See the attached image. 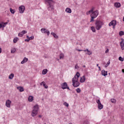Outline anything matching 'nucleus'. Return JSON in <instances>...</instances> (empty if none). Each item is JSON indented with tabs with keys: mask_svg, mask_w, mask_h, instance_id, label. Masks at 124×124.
Returning a JSON list of instances; mask_svg holds the SVG:
<instances>
[{
	"mask_svg": "<svg viewBox=\"0 0 124 124\" xmlns=\"http://www.w3.org/2000/svg\"><path fill=\"white\" fill-rule=\"evenodd\" d=\"M47 4V8L48 11H53L54 10V1L52 0H45Z\"/></svg>",
	"mask_w": 124,
	"mask_h": 124,
	"instance_id": "1",
	"label": "nucleus"
},
{
	"mask_svg": "<svg viewBox=\"0 0 124 124\" xmlns=\"http://www.w3.org/2000/svg\"><path fill=\"white\" fill-rule=\"evenodd\" d=\"M98 10H96L95 11H93L92 13V15H91V19L90 20V22H93V21H94V19H95V18H96V17H97V16H98Z\"/></svg>",
	"mask_w": 124,
	"mask_h": 124,
	"instance_id": "2",
	"label": "nucleus"
},
{
	"mask_svg": "<svg viewBox=\"0 0 124 124\" xmlns=\"http://www.w3.org/2000/svg\"><path fill=\"white\" fill-rule=\"evenodd\" d=\"M95 25L97 31H99V30L102 28V25H103V23L101 21L97 20L95 23Z\"/></svg>",
	"mask_w": 124,
	"mask_h": 124,
	"instance_id": "3",
	"label": "nucleus"
},
{
	"mask_svg": "<svg viewBox=\"0 0 124 124\" xmlns=\"http://www.w3.org/2000/svg\"><path fill=\"white\" fill-rule=\"evenodd\" d=\"M38 111V105H35L34 106V109L32 111L31 116L32 117H35L36 115H37V112Z\"/></svg>",
	"mask_w": 124,
	"mask_h": 124,
	"instance_id": "4",
	"label": "nucleus"
},
{
	"mask_svg": "<svg viewBox=\"0 0 124 124\" xmlns=\"http://www.w3.org/2000/svg\"><path fill=\"white\" fill-rule=\"evenodd\" d=\"M79 78L76 77V76H75L74 78H73L72 82L74 83V85L75 86V82L77 83V86H80V83L78 82V78Z\"/></svg>",
	"mask_w": 124,
	"mask_h": 124,
	"instance_id": "5",
	"label": "nucleus"
},
{
	"mask_svg": "<svg viewBox=\"0 0 124 124\" xmlns=\"http://www.w3.org/2000/svg\"><path fill=\"white\" fill-rule=\"evenodd\" d=\"M61 86L62 90H65V89H67L69 91H70V89H69V87L67 85V83L64 82L61 85Z\"/></svg>",
	"mask_w": 124,
	"mask_h": 124,
	"instance_id": "6",
	"label": "nucleus"
},
{
	"mask_svg": "<svg viewBox=\"0 0 124 124\" xmlns=\"http://www.w3.org/2000/svg\"><path fill=\"white\" fill-rule=\"evenodd\" d=\"M41 31L42 33H46L47 35H50V31L47 30L46 28H42L41 29Z\"/></svg>",
	"mask_w": 124,
	"mask_h": 124,
	"instance_id": "7",
	"label": "nucleus"
},
{
	"mask_svg": "<svg viewBox=\"0 0 124 124\" xmlns=\"http://www.w3.org/2000/svg\"><path fill=\"white\" fill-rule=\"evenodd\" d=\"M96 103L98 104V108L99 110H101L103 108V105L101 104L99 99L96 100Z\"/></svg>",
	"mask_w": 124,
	"mask_h": 124,
	"instance_id": "8",
	"label": "nucleus"
},
{
	"mask_svg": "<svg viewBox=\"0 0 124 124\" xmlns=\"http://www.w3.org/2000/svg\"><path fill=\"white\" fill-rule=\"evenodd\" d=\"M19 11L20 14H23V13H24V11H25V7L24 6H20L19 7Z\"/></svg>",
	"mask_w": 124,
	"mask_h": 124,
	"instance_id": "9",
	"label": "nucleus"
},
{
	"mask_svg": "<svg viewBox=\"0 0 124 124\" xmlns=\"http://www.w3.org/2000/svg\"><path fill=\"white\" fill-rule=\"evenodd\" d=\"M117 25V23L116 22V20L111 21L108 24L109 27H111V26H113V28H115V26Z\"/></svg>",
	"mask_w": 124,
	"mask_h": 124,
	"instance_id": "10",
	"label": "nucleus"
},
{
	"mask_svg": "<svg viewBox=\"0 0 124 124\" xmlns=\"http://www.w3.org/2000/svg\"><path fill=\"white\" fill-rule=\"evenodd\" d=\"M124 39L122 38L121 42H120V46L122 50H124Z\"/></svg>",
	"mask_w": 124,
	"mask_h": 124,
	"instance_id": "11",
	"label": "nucleus"
},
{
	"mask_svg": "<svg viewBox=\"0 0 124 124\" xmlns=\"http://www.w3.org/2000/svg\"><path fill=\"white\" fill-rule=\"evenodd\" d=\"M11 105V101L10 100H7L6 101V106L8 108H10V105Z\"/></svg>",
	"mask_w": 124,
	"mask_h": 124,
	"instance_id": "12",
	"label": "nucleus"
},
{
	"mask_svg": "<svg viewBox=\"0 0 124 124\" xmlns=\"http://www.w3.org/2000/svg\"><path fill=\"white\" fill-rule=\"evenodd\" d=\"M86 81V77L85 76H82L80 78V83H84Z\"/></svg>",
	"mask_w": 124,
	"mask_h": 124,
	"instance_id": "13",
	"label": "nucleus"
},
{
	"mask_svg": "<svg viewBox=\"0 0 124 124\" xmlns=\"http://www.w3.org/2000/svg\"><path fill=\"white\" fill-rule=\"evenodd\" d=\"M28 61H29V59L28 58L25 57L24 58V59L23 60V61H21V63L22 64H24V63H25V62H28Z\"/></svg>",
	"mask_w": 124,
	"mask_h": 124,
	"instance_id": "14",
	"label": "nucleus"
},
{
	"mask_svg": "<svg viewBox=\"0 0 124 124\" xmlns=\"http://www.w3.org/2000/svg\"><path fill=\"white\" fill-rule=\"evenodd\" d=\"M65 12H66V13H71V12H72V11L71 10V9L69 8H66L65 9Z\"/></svg>",
	"mask_w": 124,
	"mask_h": 124,
	"instance_id": "15",
	"label": "nucleus"
},
{
	"mask_svg": "<svg viewBox=\"0 0 124 124\" xmlns=\"http://www.w3.org/2000/svg\"><path fill=\"white\" fill-rule=\"evenodd\" d=\"M102 75L103 76H107V71H105V70H103L102 71Z\"/></svg>",
	"mask_w": 124,
	"mask_h": 124,
	"instance_id": "16",
	"label": "nucleus"
},
{
	"mask_svg": "<svg viewBox=\"0 0 124 124\" xmlns=\"http://www.w3.org/2000/svg\"><path fill=\"white\" fill-rule=\"evenodd\" d=\"M114 6L116 8H119V7H121V3H115Z\"/></svg>",
	"mask_w": 124,
	"mask_h": 124,
	"instance_id": "17",
	"label": "nucleus"
},
{
	"mask_svg": "<svg viewBox=\"0 0 124 124\" xmlns=\"http://www.w3.org/2000/svg\"><path fill=\"white\" fill-rule=\"evenodd\" d=\"M28 100L30 101V102H32V100H33V97L32 96H30L28 98Z\"/></svg>",
	"mask_w": 124,
	"mask_h": 124,
	"instance_id": "18",
	"label": "nucleus"
},
{
	"mask_svg": "<svg viewBox=\"0 0 124 124\" xmlns=\"http://www.w3.org/2000/svg\"><path fill=\"white\" fill-rule=\"evenodd\" d=\"M51 34L55 37V38H59V36L57 35V34L55 33L54 32H51Z\"/></svg>",
	"mask_w": 124,
	"mask_h": 124,
	"instance_id": "19",
	"label": "nucleus"
},
{
	"mask_svg": "<svg viewBox=\"0 0 124 124\" xmlns=\"http://www.w3.org/2000/svg\"><path fill=\"white\" fill-rule=\"evenodd\" d=\"M47 72H48V70H47V69H44L42 71V74L43 75H45V74H46Z\"/></svg>",
	"mask_w": 124,
	"mask_h": 124,
	"instance_id": "20",
	"label": "nucleus"
},
{
	"mask_svg": "<svg viewBox=\"0 0 124 124\" xmlns=\"http://www.w3.org/2000/svg\"><path fill=\"white\" fill-rule=\"evenodd\" d=\"M17 90L19 91V92H24V88L22 87H17Z\"/></svg>",
	"mask_w": 124,
	"mask_h": 124,
	"instance_id": "21",
	"label": "nucleus"
},
{
	"mask_svg": "<svg viewBox=\"0 0 124 124\" xmlns=\"http://www.w3.org/2000/svg\"><path fill=\"white\" fill-rule=\"evenodd\" d=\"M63 58H64V54H63V53H61L60 55V60L63 59Z\"/></svg>",
	"mask_w": 124,
	"mask_h": 124,
	"instance_id": "22",
	"label": "nucleus"
},
{
	"mask_svg": "<svg viewBox=\"0 0 124 124\" xmlns=\"http://www.w3.org/2000/svg\"><path fill=\"white\" fill-rule=\"evenodd\" d=\"M14 77V74H11L9 76V78H10L11 80H12Z\"/></svg>",
	"mask_w": 124,
	"mask_h": 124,
	"instance_id": "23",
	"label": "nucleus"
},
{
	"mask_svg": "<svg viewBox=\"0 0 124 124\" xmlns=\"http://www.w3.org/2000/svg\"><path fill=\"white\" fill-rule=\"evenodd\" d=\"M91 31H92L93 32H95V31H96L95 28L93 26L91 27Z\"/></svg>",
	"mask_w": 124,
	"mask_h": 124,
	"instance_id": "24",
	"label": "nucleus"
},
{
	"mask_svg": "<svg viewBox=\"0 0 124 124\" xmlns=\"http://www.w3.org/2000/svg\"><path fill=\"white\" fill-rule=\"evenodd\" d=\"M15 52H16V48H15L12 49L11 50V52L12 53V54H14Z\"/></svg>",
	"mask_w": 124,
	"mask_h": 124,
	"instance_id": "25",
	"label": "nucleus"
},
{
	"mask_svg": "<svg viewBox=\"0 0 124 124\" xmlns=\"http://www.w3.org/2000/svg\"><path fill=\"white\" fill-rule=\"evenodd\" d=\"M18 39H18V38H17V37L15 38L14 39V40H13L14 43H17V42L18 41Z\"/></svg>",
	"mask_w": 124,
	"mask_h": 124,
	"instance_id": "26",
	"label": "nucleus"
},
{
	"mask_svg": "<svg viewBox=\"0 0 124 124\" xmlns=\"http://www.w3.org/2000/svg\"><path fill=\"white\" fill-rule=\"evenodd\" d=\"M10 12L12 13V14H14L15 13V10L12 9L11 8L10 9Z\"/></svg>",
	"mask_w": 124,
	"mask_h": 124,
	"instance_id": "27",
	"label": "nucleus"
},
{
	"mask_svg": "<svg viewBox=\"0 0 124 124\" xmlns=\"http://www.w3.org/2000/svg\"><path fill=\"white\" fill-rule=\"evenodd\" d=\"M93 10H90L89 11H88V12H86V15H89V14H90L91 13H93Z\"/></svg>",
	"mask_w": 124,
	"mask_h": 124,
	"instance_id": "28",
	"label": "nucleus"
},
{
	"mask_svg": "<svg viewBox=\"0 0 124 124\" xmlns=\"http://www.w3.org/2000/svg\"><path fill=\"white\" fill-rule=\"evenodd\" d=\"M119 35H120V36H122V35H124V31H120L119 32Z\"/></svg>",
	"mask_w": 124,
	"mask_h": 124,
	"instance_id": "29",
	"label": "nucleus"
},
{
	"mask_svg": "<svg viewBox=\"0 0 124 124\" xmlns=\"http://www.w3.org/2000/svg\"><path fill=\"white\" fill-rule=\"evenodd\" d=\"M76 77L79 78L80 77V73L79 72H77V74L75 75Z\"/></svg>",
	"mask_w": 124,
	"mask_h": 124,
	"instance_id": "30",
	"label": "nucleus"
},
{
	"mask_svg": "<svg viewBox=\"0 0 124 124\" xmlns=\"http://www.w3.org/2000/svg\"><path fill=\"white\" fill-rule=\"evenodd\" d=\"M76 92L78 93H81V89H80V88H78L76 89Z\"/></svg>",
	"mask_w": 124,
	"mask_h": 124,
	"instance_id": "31",
	"label": "nucleus"
},
{
	"mask_svg": "<svg viewBox=\"0 0 124 124\" xmlns=\"http://www.w3.org/2000/svg\"><path fill=\"white\" fill-rule=\"evenodd\" d=\"M73 86L75 88H77V87H79V86H77V82H75V85H74V82H73Z\"/></svg>",
	"mask_w": 124,
	"mask_h": 124,
	"instance_id": "32",
	"label": "nucleus"
},
{
	"mask_svg": "<svg viewBox=\"0 0 124 124\" xmlns=\"http://www.w3.org/2000/svg\"><path fill=\"white\" fill-rule=\"evenodd\" d=\"M110 101L112 102V103H116V100L115 99H111Z\"/></svg>",
	"mask_w": 124,
	"mask_h": 124,
	"instance_id": "33",
	"label": "nucleus"
},
{
	"mask_svg": "<svg viewBox=\"0 0 124 124\" xmlns=\"http://www.w3.org/2000/svg\"><path fill=\"white\" fill-rule=\"evenodd\" d=\"M63 105H64L65 106H66V107H68V106H69V105L68 104V103H67V102H64L63 103Z\"/></svg>",
	"mask_w": 124,
	"mask_h": 124,
	"instance_id": "34",
	"label": "nucleus"
},
{
	"mask_svg": "<svg viewBox=\"0 0 124 124\" xmlns=\"http://www.w3.org/2000/svg\"><path fill=\"white\" fill-rule=\"evenodd\" d=\"M119 60L120 61V62H124V58H122V57H119Z\"/></svg>",
	"mask_w": 124,
	"mask_h": 124,
	"instance_id": "35",
	"label": "nucleus"
},
{
	"mask_svg": "<svg viewBox=\"0 0 124 124\" xmlns=\"http://www.w3.org/2000/svg\"><path fill=\"white\" fill-rule=\"evenodd\" d=\"M109 64H110V60L108 62L107 64L105 66V67H108V66H109Z\"/></svg>",
	"mask_w": 124,
	"mask_h": 124,
	"instance_id": "36",
	"label": "nucleus"
},
{
	"mask_svg": "<svg viewBox=\"0 0 124 124\" xmlns=\"http://www.w3.org/2000/svg\"><path fill=\"white\" fill-rule=\"evenodd\" d=\"M21 32L22 33V34H25L26 33H27V32H28V31H26L23 30L21 31Z\"/></svg>",
	"mask_w": 124,
	"mask_h": 124,
	"instance_id": "37",
	"label": "nucleus"
},
{
	"mask_svg": "<svg viewBox=\"0 0 124 124\" xmlns=\"http://www.w3.org/2000/svg\"><path fill=\"white\" fill-rule=\"evenodd\" d=\"M84 124H90V122H89V121H88V120H85V121L84 122Z\"/></svg>",
	"mask_w": 124,
	"mask_h": 124,
	"instance_id": "38",
	"label": "nucleus"
},
{
	"mask_svg": "<svg viewBox=\"0 0 124 124\" xmlns=\"http://www.w3.org/2000/svg\"><path fill=\"white\" fill-rule=\"evenodd\" d=\"M43 86H44V87L45 88V89H48V86H47V85H46V83H45Z\"/></svg>",
	"mask_w": 124,
	"mask_h": 124,
	"instance_id": "39",
	"label": "nucleus"
},
{
	"mask_svg": "<svg viewBox=\"0 0 124 124\" xmlns=\"http://www.w3.org/2000/svg\"><path fill=\"white\" fill-rule=\"evenodd\" d=\"M75 69H79V67L78 66V64H77L75 66Z\"/></svg>",
	"mask_w": 124,
	"mask_h": 124,
	"instance_id": "40",
	"label": "nucleus"
},
{
	"mask_svg": "<svg viewBox=\"0 0 124 124\" xmlns=\"http://www.w3.org/2000/svg\"><path fill=\"white\" fill-rule=\"evenodd\" d=\"M24 35L21 32L20 33H18V36H20V37H22Z\"/></svg>",
	"mask_w": 124,
	"mask_h": 124,
	"instance_id": "41",
	"label": "nucleus"
},
{
	"mask_svg": "<svg viewBox=\"0 0 124 124\" xmlns=\"http://www.w3.org/2000/svg\"><path fill=\"white\" fill-rule=\"evenodd\" d=\"M34 39V37L33 36H31L29 38L30 40H32V39Z\"/></svg>",
	"mask_w": 124,
	"mask_h": 124,
	"instance_id": "42",
	"label": "nucleus"
},
{
	"mask_svg": "<svg viewBox=\"0 0 124 124\" xmlns=\"http://www.w3.org/2000/svg\"><path fill=\"white\" fill-rule=\"evenodd\" d=\"M87 55H92V53L91 52V51H87Z\"/></svg>",
	"mask_w": 124,
	"mask_h": 124,
	"instance_id": "43",
	"label": "nucleus"
},
{
	"mask_svg": "<svg viewBox=\"0 0 124 124\" xmlns=\"http://www.w3.org/2000/svg\"><path fill=\"white\" fill-rule=\"evenodd\" d=\"M45 84V82L43 81V82H42L40 83V85H41V86H44Z\"/></svg>",
	"mask_w": 124,
	"mask_h": 124,
	"instance_id": "44",
	"label": "nucleus"
},
{
	"mask_svg": "<svg viewBox=\"0 0 124 124\" xmlns=\"http://www.w3.org/2000/svg\"><path fill=\"white\" fill-rule=\"evenodd\" d=\"M30 40V39H26L25 40V41L26 42H29Z\"/></svg>",
	"mask_w": 124,
	"mask_h": 124,
	"instance_id": "45",
	"label": "nucleus"
},
{
	"mask_svg": "<svg viewBox=\"0 0 124 124\" xmlns=\"http://www.w3.org/2000/svg\"><path fill=\"white\" fill-rule=\"evenodd\" d=\"M1 28H2V24L0 23V29H1Z\"/></svg>",
	"mask_w": 124,
	"mask_h": 124,
	"instance_id": "46",
	"label": "nucleus"
},
{
	"mask_svg": "<svg viewBox=\"0 0 124 124\" xmlns=\"http://www.w3.org/2000/svg\"><path fill=\"white\" fill-rule=\"evenodd\" d=\"M2 24H4V25L5 26V25H7L8 23L7 22H5V23L2 22Z\"/></svg>",
	"mask_w": 124,
	"mask_h": 124,
	"instance_id": "47",
	"label": "nucleus"
},
{
	"mask_svg": "<svg viewBox=\"0 0 124 124\" xmlns=\"http://www.w3.org/2000/svg\"><path fill=\"white\" fill-rule=\"evenodd\" d=\"M5 24H2V28H5Z\"/></svg>",
	"mask_w": 124,
	"mask_h": 124,
	"instance_id": "48",
	"label": "nucleus"
},
{
	"mask_svg": "<svg viewBox=\"0 0 124 124\" xmlns=\"http://www.w3.org/2000/svg\"><path fill=\"white\" fill-rule=\"evenodd\" d=\"M109 52V49L106 50L105 53H108Z\"/></svg>",
	"mask_w": 124,
	"mask_h": 124,
	"instance_id": "49",
	"label": "nucleus"
},
{
	"mask_svg": "<svg viewBox=\"0 0 124 124\" xmlns=\"http://www.w3.org/2000/svg\"><path fill=\"white\" fill-rule=\"evenodd\" d=\"M77 50L79 52H81L83 51V50H81V49H78Z\"/></svg>",
	"mask_w": 124,
	"mask_h": 124,
	"instance_id": "50",
	"label": "nucleus"
},
{
	"mask_svg": "<svg viewBox=\"0 0 124 124\" xmlns=\"http://www.w3.org/2000/svg\"><path fill=\"white\" fill-rule=\"evenodd\" d=\"M91 10H92V11L93 12V10H94V8H92V9H91Z\"/></svg>",
	"mask_w": 124,
	"mask_h": 124,
	"instance_id": "51",
	"label": "nucleus"
},
{
	"mask_svg": "<svg viewBox=\"0 0 124 124\" xmlns=\"http://www.w3.org/2000/svg\"><path fill=\"white\" fill-rule=\"evenodd\" d=\"M26 37L27 39H30V37H29V35L26 36Z\"/></svg>",
	"mask_w": 124,
	"mask_h": 124,
	"instance_id": "52",
	"label": "nucleus"
},
{
	"mask_svg": "<svg viewBox=\"0 0 124 124\" xmlns=\"http://www.w3.org/2000/svg\"><path fill=\"white\" fill-rule=\"evenodd\" d=\"M99 70H101V68H100V66H98Z\"/></svg>",
	"mask_w": 124,
	"mask_h": 124,
	"instance_id": "53",
	"label": "nucleus"
},
{
	"mask_svg": "<svg viewBox=\"0 0 124 124\" xmlns=\"http://www.w3.org/2000/svg\"><path fill=\"white\" fill-rule=\"evenodd\" d=\"M1 51H2V50L1 48L0 47V53H1Z\"/></svg>",
	"mask_w": 124,
	"mask_h": 124,
	"instance_id": "54",
	"label": "nucleus"
},
{
	"mask_svg": "<svg viewBox=\"0 0 124 124\" xmlns=\"http://www.w3.org/2000/svg\"><path fill=\"white\" fill-rule=\"evenodd\" d=\"M83 51L84 52H87V50H86V49H85V50H83Z\"/></svg>",
	"mask_w": 124,
	"mask_h": 124,
	"instance_id": "55",
	"label": "nucleus"
},
{
	"mask_svg": "<svg viewBox=\"0 0 124 124\" xmlns=\"http://www.w3.org/2000/svg\"><path fill=\"white\" fill-rule=\"evenodd\" d=\"M86 50L87 52H88L89 51L88 49H86Z\"/></svg>",
	"mask_w": 124,
	"mask_h": 124,
	"instance_id": "56",
	"label": "nucleus"
},
{
	"mask_svg": "<svg viewBox=\"0 0 124 124\" xmlns=\"http://www.w3.org/2000/svg\"><path fill=\"white\" fill-rule=\"evenodd\" d=\"M122 72H123V73H124V69H122Z\"/></svg>",
	"mask_w": 124,
	"mask_h": 124,
	"instance_id": "57",
	"label": "nucleus"
},
{
	"mask_svg": "<svg viewBox=\"0 0 124 124\" xmlns=\"http://www.w3.org/2000/svg\"><path fill=\"white\" fill-rule=\"evenodd\" d=\"M39 118H41V115H39Z\"/></svg>",
	"mask_w": 124,
	"mask_h": 124,
	"instance_id": "58",
	"label": "nucleus"
},
{
	"mask_svg": "<svg viewBox=\"0 0 124 124\" xmlns=\"http://www.w3.org/2000/svg\"><path fill=\"white\" fill-rule=\"evenodd\" d=\"M83 67H86V66L85 65H83Z\"/></svg>",
	"mask_w": 124,
	"mask_h": 124,
	"instance_id": "59",
	"label": "nucleus"
},
{
	"mask_svg": "<svg viewBox=\"0 0 124 124\" xmlns=\"http://www.w3.org/2000/svg\"><path fill=\"white\" fill-rule=\"evenodd\" d=\"M97 66H98V64H97Z\"/></svg>",
	"mask_w": 124,
	"mask_h": 124,
	"instance_id": "60",
	"label": "nucleus"
},
{
	"mask_svg": "<svg viewBox=\"0 0 124 124\" xmlns=\"http://www.w3.org/2000/svg\"><path fill=\"white\" fill-rule=\"evenodd\" d=\"M60 60L58 59V61H59Z\"/></svg>",
	"mask_w": 124,
	"mask_h": 124,
	"instance_id": "61",
	"label": "nucleus"
},
{
	"mask_svg": "<svg viewBox=\"0 0 124 124\" xmlns=\"http://www.w3.org/2000/svg\"><path fill=\"white\" fill-rule=\"evenodd\" d=\"M45 124H46V123H45Z\"/></svg>",
	"mask_w": 124,
	"mask_h": 124,
	"instance_id": "62",
	"label": "nucleus"
}]
</instances>
